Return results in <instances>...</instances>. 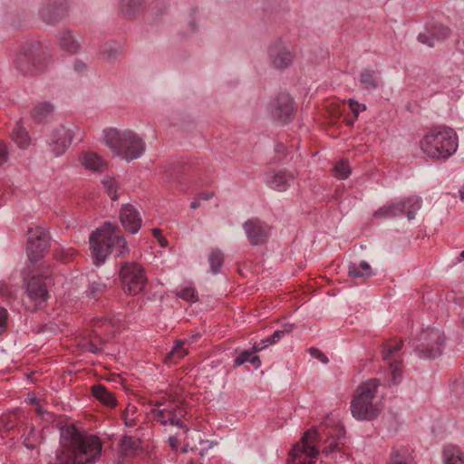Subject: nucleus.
<instances>
[{
	"instance_id": "obj_1",
	"label": "nucleus",
	"mask_w": 464,
	"mask_h": 464,
	"mask_svg": "<svg viewBox=\"0 0 464 464\" xmlns=\"http://www.w3.org/2000/svg\"><path fill=\"white\" fill-rule=\"evenodd\" d=\"M61 443V448L55 450L49 464H89L101 456L100 438L83 433L73 426L63 430Z\"/></svg>"
},
{
	"instance_id": "obj_2",
	"label": "nucleus",
	"mask_w": 464,
	"mask_h": 464,
	"mask_svg": "<svg viewBox=\"0 0 464 464\" xmlns=\"http://www.w3.org/2000/svg\"><path fill=\"white\" fill-rule=\"evenodd\" d=\"M91 251L95 266L103 264L107 256L114 253L115 256H123L129 253V247L123 236L118 233V227L106 222L90 235Z\"/></svg>"
},
{
	"instance_id": "obj_3",
	"label": "nucleus",
	"mask_w": 464,
	"mask_h": 464,
	"mask_svg": "<svg viewBox=\"0 0 464 464\" xmlns=\"http://www.w3.org/2000/svg\"><path fill=\"white\" fill-rule=\"evenodd\" d=\"M51 64V55L42 44L32 42L23 45L14 60L16 72L24 77L44 72Z\"/></svg>"
},
{
	"instance_id": "obj_4",
	"label": "nucleus",
	"mask_w": 464,
	"mask_h": 464,
	"mask_svg": "<svg viewBox=\"0 0 464 464\" xmlns=\"http://www.w3.org/2000/svg\"><path fill=\"white\" fill-rule=\"evenodd\" d=\"M105 144L127 161L139 159L145 151V142L130 130L110 128L103 130Z\"/></svg>"
},
{
	"instance_id": "obj_5",
	"label": "nucleus",
	"mask_w": 464,
	"mask_h": 464,
	"mask_svg": "<svg viewBox=\"0 0 464 464\" xmlns=\"http://www.w3.org/2000/svg\"><path fill=\"white\" fill-rule=\"evenodd\" d=\"M420 148L430 158L448 159L458 149V137L451 128L437 127L424 136Z\"/></svg>"
},
{
	"instance_id": "obj_6",
	"label": "nucleus",
	"mask_w": 464,
	"mask_h": 464,
	"mask_svg": "<svg viewBox=\"0 0 464 464\" xmlns=\"http://www.w3.org/2000/svg\"><path fill=\"white\" fill-rule=\"evenodd\" d=\"M379 379L373 378L360 384L351 402L353 416L358 420H370L376 418L380 408L374 402L378 388Z\"/></svg>"
},
{
	"instance_id": "obj_7",
	"label": "nucleus",
	"mask_w": 464,
	"mask_h": 464,
	"mask_svg": "<svg viewBox=\"0 0 464 464\" xmlns=\"http://www.w3.org/2000/svg\"><path fill=\"white\" fill-rule=\"evenodd\" d=\"M410 345L422 359H434L441 355L444 345V333L440 329L427 328L422 330L417 338L410 341Z\"/></svg>"
},
{
	"instance_id": "obj_8",
	"label": "nucleus",
	"mask_w": 464,
	"mask_h": 464,
	"mask_svg": "<svg viewBox=\"0 0 464 464\" xmlns=\"http://www.w3.org/2000/svg\"><path fill=\"white\" fill-rule=\"evenodd\" d=\"M120 278L125 294L136 295L147 285V276L143 267L135 262H124L121 266Z\"/></svg>"
},
{
	"instance_id": "obj_9",
	"label": "nucleus",
	"mask_w": 464,
	"mask_h": 464,
	"mask_svg": "<svg viewBox=\"0 0 464 464\" xmlns=\"http://www.w3.org/2000/svg\"><path fill=\"white\" fill-rule=\"evenodd\" d=\"M422 205L421 198L419 196H411L396 203H391L380 208L373 214L375 218L386 219L402 216L406 214L409 220L415 218L416 212L420 209Z\"/></svg>"
},
{
	"instance_id": "obj_10",
	"label": "nucleus",
	"mask_w": 464,
	"mask_h": 464,
	"mask_svg": "<svg viewBox=\"0 0 464 464\" xmlns=\"http://www.w3.org/2000/svg\"><path fill=\"white\" fill-rule=\"evenodd\" d=\"M318 437L319 433L315 430L305 431L301 438V442L293 447L287 464H313L314 461L307 459L315 458L319 454V450L314 445Z\"/></svg>"
},
{
	"instance_id": "obj_11",
	"label": "nucleus",
	"mask_w": 464,
	"mask_h": 464,
	"mask_svg": "<svg viewBox=\"0 0 464 464\" xmlns=\"http://www.w3.org/2000/svg\"><path fill=\"white\" fill-rule=\"evenodd\" d=\"M75 130L78 129L73 124L58 125L53 128L45 137L48 151L54 157L63 155L71 145Z\"/></svg>"
},
{
	"instance_id": "obj_12",
	"label": "nucleus",
	"mask_w": 464,
	"mask_h": 464,
	"mask_svg": "<svg viewBox=\"0 0 464 464\" xmlns=\"http://www.w3.org/2000/svg\"><path fill=\"white\" fill-rule=\"evenodd\" d=\"M151 412L155 420L164 426L169 424L183 429L185 431L188 430L182 421V418L188 413L182 402L171 403L164 409H154Z\"/></svg>"
},
{
	"instance_id": "obj_13",
	"label": "nucleus",
	"mask_w": 464,
	"mask_h": 464,
	"mask_svg": "<svg viewBox=\"0 0 464 464\" xmlns=\"http://www.w3.org/2000/svg\"><path fill=\"white\" fill-rule=\"evenodd\" d=\"M402 345L401 340L395 341L394 343H386L382 352V360L388 362L389 382L393 385L399 384L402 380L401 362L392 359V356L402 348Z\"/></svg>"
},
{
	"instance_id": "obj_14",
	"label": "nucleus",
	"mask_w": 464,
	"mask_h": 464,
	"mask_svg": "<svg viewBox=\"0 0 464 464\" xmlns=\"http://www.w3.org/2000/svg\"><path fill=\"white\" fill-rule=\"evenodd\" d=\"M295 106L294 99L286 93L279 94L273 102L270 108L272 119L284 125L294 119Z\"/></svg>"
},
{
	"instance_id": "obj_15",
	"label": "nucleus",
	"mask_w": 464,
	"mask_h": 464,
	"mask_svg": "<svg viewBox=\"0 0 464 464\" xmlns=\"http://www.w3.org/2000/svg\"><path fill=\"white\" fill-rule=\"evenodd\" d=\"M29 238L27 245V255L29 259L35 263L50 246V238L48 232L42 228L29 229Z\"/></svg>"
},
{
	"instance_id": "obj_16",
	"label": "nucleus",
	"mask_w": 464,
	"mask_h": 464,
	"mask_svg": "<svg viewBox=\"0 0 464 464\" xmlns=\"http://www.w3.org/2000/svg\"><path fill=\"white\" fill-rule=\"evenodd\" d=\"M243 229L252 246H259L267 242L270 236V227L258 218L246 220Z\"/></svg>"
},
{
	"instance_id": "obj_17",
	"label": "nucleus",
	"mask_w": 464,
	"mask_h": 464,
	"mask_svg": "<svg viewBox=\"0 0 464 464\" xmlns=\"http://www.w3.org/2000/svg\"><path fill=\"white\" fill-rule=\"evenodd\" d=\"M65 14L66 5L63 0H45L39 10L41 19L48 24L57 23Z\"/></svg>"
},
{
	"instance_id": "obj_18",
	"label": "nucleus",
	"mask_w": 464,
	"mask_h": 464,
	"mask_svg": "<svg viewBox=\"0 0 464 464\" xmlns=\"http://www.w3.org/2000/svg\"><path fill=\"white\" fill-rule=\"evenodd\" d=\"M268 55L276 69L287 68L293 63V55L282 40H276L270 45Z\"/></svg>"
},
{
	"instance_id": "obj_19",
	"label": "nucleus",
	"mask_w": 464,
	"mask_h": 464,
	"mask_svg": "<svg viewBox=\"0 0 464 464\" xmlns=\"http://www.w3.org/2000/svg\"><path fill=\"white\" fill-rule=\"evenodd\" d=\"M120 220L123 227L131 234L138 233L142 223L139 211L130 204L122 206Z\"/></svg>"
},
{
	"instance_id": "obj_20",
	"label": "nucleus",
	"mask_w": 464,
	"mask_h": 464,
	"mask_svg": "<svg viewBox=\"0 0 464 464\" xmlns=\"http://www.w3.org/2000/svg\"><path fill=\"white\" fill-rule=\"evenodd\" d=\"M27 297L35 304H42L48 298L45 280L42 276H32L26 285Z\"/></svg>"
},
{
	"instance_id": "obj_21",
	"label": "nucleus",
	"mask_w": 464,
	"mask_h": 464,
	"mask_svg": "<svg viewBox=\"0 0 464 464\" xmlns=\"http://www.w3.org/2000/svg\"><path fill=\"white\" fill-rule=\"evenodd\" d=\"M449 35V28L442 24H438L427 27L424 32L419 34L417 39L420 44L433 47L436 42L443 41L447 39Z\"/></svg>"
},
{
	"instance_id": "obj_22",
	"label": "nucleus",
	"mask_w": 464,
	"mask_h": 464,
	"mask_svg": "<svg viewBox=\"0 0 464 464\" xmlns=\"http://www.w3.org/2000/svg\"><path fill=\"white\" fill-rule=\"evenodd\" d=\"M266 182L273 189L285 191L294 182V176L291 172L280 170L269 175Z\"/></svg>"
},
{
	"instance_id": "obj_23",
	"label": "nucleus",
	"mask_w": 464,
	"mask_h": 464,
	"mask_svg": "<svg viewBox=\"0 0 464 464\" xmlns=\"http://www.w3.org/2000/svg\"><path fill=\"white\" fill-rule=\"evenodd\" d=\"M57 39L61 49L69 53H75L81 48V44L75 34L71 30H63Z\"/></svg>"
},
{
	"instance_id": "obj_24",
	"label": "nucleus",
	"mask_w": 464,
	"mask_h": 464,
	"mask_svg": "<svg viewBox=\"0 0 464 464\" xmlns=\"http://www.w3.org/2000/svg\"><path fill=\"white\" fill-rule=\"evenodd\" d=\"M293 330V325L289 324H285L282 325V328L274 332L273 334L268 337L262 339L259 343H256L253 345V349L255 351H261L267 347L268 345L276 343L283 336L291 333Z\"/></svg>"
},
{
	"instance_id": "obj_25",
	"label": "nucleus",
	"mask_w": 464,
	"mask_h": 464,
	"mask_svg": "<svg viewBox=\"0 0 464 464\" xmlns=\"http://www.w3.org/2000/svg\"><path fill=\"white\" fill-rule=\"evenodd\" d=\"M388 464H415L412 451L405 446L392 449Z\"/></svg>"
},
{
	"instance_id": "obj_26",
	"label": "nucleus",
	"mask_w": 464,
	"mask_h": 464,
	"mask_svg": "<svg viewBox=\"0 0 464 464\" xmlns=\"http://www.w3.org/2000/svg\"><path fill=\"white\" fill-rule=\"evenodd\" d=\"M144 5L145 0H121V12L125 17L132 19L143 11Z\"/></svg>"
},
{
	"instance_id": "obj_27",
	"label": "nucleus",
	"mask_w": 464,
	"mask_h": 464,
	"mask_svg": "<svg viewBox=\"0 0 464 464\" xmlns=\"http://www.w3.org/2000/svg\"><path fill=\"white\" fill-rule=\"evenodd\" d=\"M54 107L51 102H39L32 110V118L37 122L47 121L52 118Z\"/></svg>"
},
{
	"instance_id": "obj_28",
	"label": "nucleus",
	"mask_w": 464,
	"mask_h": 464,
	"mask_svg": "<svg viewBox=\"0 0 464 464\" xmlns=\"http://www.w3.org/2000/svg\"><path fill=\"white\" fill-rule=\"evenodd\" d=\"M81 161L86 169L93 171L102 172L106 169V163L94 152H83Z\"/></svg>"
},
{
	"instance_id": "obj_29",
	"label": "nucleus",
	"mask_w": 464,
	"mask_h": 464,
	"mask_svg": "<svg viewBox=\"0 0 464 464\" xmlns=\"http://www.w3.org/2000/svg\"><path fill=\"white\" fill-rule=\"evenodd\" d=\"M359 82L362 88L368 91L376 90L380 84L379 72L374 70L365 69L360 73Z\"/></svg>"
},
{
	"instance_id": "obj_30",
	"label": "nucleus",
	"mask_w": 464,
	"mask_h": 464,
	"mask_svg": "<svg viewBox=\"0 0 464 464\" xmlns=\"http://www.w3.org/2000/svg\"><path fill=\"white\" fill-rule=\"evenodd\" d=\"M122 53V46L120 43L111 41L102 46L100 55L102 60L108 63L115 61Z\"/></svg>"
},
{
	"instance_id": "obj_31",
	"label": "nucleus",
	"mask_w": 464,
	"mask_h": 464,
	"mask_svg": "<svg viewBox=\"0 0 464 464\" xmlns=\"http://www.w3.org/2000/svg\"><path fill=\"white\" fill-rule=\"evenodd\" d=\"M108 291L109 286L107 283L99 278L89 283L85 294L88 298L99 300L102 296H105Z\"/></svg>"
},
{
	"instance_id": "obj_32",
	"label": "nucleus",
	"mask_w": 464,
	"mask_h": 464,
	"mask_svg": "<svg viewBox=\"0 0 464 464\" xmlns=\"http://www.w3.org/2000/svg\"><path fill=\"white\" fill-rule=\"evenodd\" d=\"M372 275V268L366 261H361L359 264L350 263L348 266V276L352 278L370 277Z\"/></svg>"
},
{
	"instance_id": "obj_33",
	"label": "nucleus",
	"mask_w": 464,
	"mask_h": 464,
	"mask_svg": "<svg viewBox=\"0 0 464 464\" xmlns=\"http://www.w3.org/2000/svg\"><path fill=\"white\" fill-rule=\"evenodd\" d=\"M92 396L107 406H114L116 399L103 385L97 384L92 387Z\"/></svg>"
},
{
	"instance_id": "obj_34",
	"label": "nucleus",
	"mask_w": 464,
	"mask_h": 464,
	"mask_svg": "<svg viewBox=\"0 0 464 464\" xmlns=\"http://www.w3.org/2000/svg\"><path fill=\"white\" fill-rule=\"evenodd\" d=\"M256 352L257 351H255L254 349L253 351H243L235 358L234 365L238 367L246 362H250L256 368H258L261 365V361L259 357L255 354Z\"/></svg>"
},
{
	"instance_id": "obj_35",
	"label": "nucleus",
	"mask_w": 464,
	"mask_h": 464,
	"mask_svg": "<svg viewBox=\"0 0 464 464\" xmlns=\"http://www.w3.org/2000/svg\"><path fill=\"white\" fill-rule=\"evenodd\" d=\"M188 340H177L174 343L173 348L168 353L166 361L176 363L179 360L188 354V349L185 348V344Z\"/></svg>"
},
{
	"instance_id": "obj_36",
	"label": "nucleus",
	"mask_w": 464,
	"mask_h": 464,
	"mask_svg": "<svg viewBox=\"0 0 464 464\" xmlns=\"http://www.w3.org/2000/svg\"><path fill=\"white\" fill-rule=\"evenodd\" d=\"M208 263L212 274L217 275L220 272L224 264V254L218 248H212L208 254Z\"/></svg>"
},
{
	"instance_id": "obj_37",
	"label": "nucleus",
	"mask_w": 464,
	"mask_h": 464,
	"mask_svg": "<svg viewBox=\"0 0 464 464\" xmlns=\"http://www.w3.org/2000/svg\"><path fill=\"white\" fill-rule=\"evenodd\" d=\"M445 464H464L461 450L455 446H447L443 450Z\"/></svg>"
},
{
	"instance_id": "obj_38",
	"label": "nucleus",
	"mask_w": 464,
	"mask_h": 464,
	"mask_svg": "<svg viewBox=\"0 0 464 464\" xmlns=\"http://www.w3.org/2000/svg\"><path fill=\"white\" fill-rule=\"evenodd\" d=\"M12 140L22 149L26 148L30 143V137L25 129L14 128L11 134Z\"/></svg>"
},
{
	"instance_id": "obj_39",
	"label": "nucleus",
	"mask_w": 464,
	"mask_h": 464,
	"mask_svg": "<svg viewBox=\"0 0 464 464\" xmlns=\"http://www.w3.org/2000/svg\"><path fill=\"white\" fill-rule=\"evenodd\" d=\"M40 443V437L34 427L29 429L27 435L23 437V444L29 450H34Z\"/></svg>"
},
{
	"instance_id": "obj_40",
	"label": "nucleus",
	"mask_w": 464,
	"mask_h": 464,
	"mask_svg": "<svg viewBox=\"0 0 464 464\" xmlns=\"http://www.w3.org/2000/svg\"><path fill=\"white\" fill-rule=\"evenodd\" d=\"M334 174L339 179H345L351 174V168L348 161L342 160L338 161L334 167Z\"/></svg>"
},
{
	"instance_id": "obj_41",
	"label": "nucleus",
	"mask_w": 464,
	"mask_h": 464,
	"mask_svg": "<svg viewBox=\"0 0 464 464\" xmlns=\"http://www.w3.org/2000/svg\"><path fill=\"white\" fill-rule=\"evenodd\" d=\"M140 444V440L134 437L125 436L121 441V447L126 453L135 451Z\"/></svg>"
},
{
	"instance_id": "obj_42",
	"label": "nucleus",
	"mask_w": 464,
	"mask_h": 464,
	"mask_svg": "<svg viewBox=\"0 0 464 464\" xmlns=\"http://www.w3.org/2000/svg\"><path fill=\"white\" fill-rule=\"evenodd\" d=\"M102 184L107 190L108 195L111 200L115 201L118 199V194L116 189V181L113 178L106 177L102 179Z\"/></svg>"
},
{
	"instance_id": "obj_43",
	"label": "nucleus",
	"mask_w": 464,
	"mask_h": 464,
	"mask_svg": "<svg viewBox=\"0 0 464 464\" xmlns=\"http://www.w3.org/2000/svg\"><path fill=\"white\" fill-rule=\"evenodd\" d=\"M177 295L186 301L196 302L198 300L196 290L193 287H186L178 292Z\"/></svg>"
},
{
	"instance_id": "obj_44",
	"label": "nucleus",
	"mask_w": 464,
	"mask_h": 464,
	"mask_svg": "<svg viewBox=\"0 0 464 464\" xmlns=\"http://www.w3.org/2000/svg\"><path fill=\"white\" fill-rule=\"evenodd\" d=\"M347 103L355 119L358 118L361 111H364L366 110V105L364 103H360L354 99H349Z\"/></svg>"
},
{
	"instance_id": "obj_45",
	"label": "nucleus",
	"mask_w": 464,
	"mask_h": 464,
	"mask_svg": "<svg viewBox=\"0 0 464 464\" xmlns=\"http://www.w3.org/2000/svg\"><path fill=\"white\" fill-rule=\"evenodd\" d=\"M74 256V251L72 249H66V250H61L60 252L55 253V256L63 261V262H70L72 260V257Z\"/></svg>"
},
{
	"instance_id": "obj_46",
	"label": "nucleus",
	"mask_w": 464,
	"mask_h": 464,
	"mask_svg": "<svg viewBox=\"0 0 464 464\" xmlns=\"http://www.w3.org/2000/svg\"><path fill=\"white\" fill-rule=\"evenodd\" d=\"M136 411V407L133 405H129L125 411L123 412V419L125 420V424L129 427H132L134 425V419L130 417V413H134Z\"/></svg>"
},
{
	"instance_id": "obj_47",
	"label": "nucleus",
	"mask_w": 464,
	"mask_h": 464,
	"mask_svg": "<svg viewBox=\"0 0 464 464\" xmlns=\"http://www.w3.org/2000/svg\"><path fill=\"white\" fill-rule=\"evenodd\" d=\"M8 315L7 310L4 307H0V334L7 328Z\"/></svg>"
},
{
	"instance_id": "obj_48",
	"label": "nucleus",
	"mask_w": 464,
	"mask_h": 464,
	"mask_svg": "<svg viewBox=\"0 0 464 464\" xmlns=\"http://www.w3.org/2000/svg\"><path fill=\"white\" fill-rule=\"evenodd\" d=\"M309 353L312 357L317 359L321 362H323V363L328 362L327 356L324 353H322L319 349L312 347L309 349Z\"/></svg>"
},
{
	"instance_id": "obj_49",
	"label": "nucleus",
	"mask_w": 464,
	"mask_h": 464,
	"mask_svg": "<svg viewBox=\"0 0 464 464\" xmlns=\"http://www.w3.org/2000/svg\"><path fill=\"white\" fill-rule=\"evenodd\" d=\"M8 160L7 147L5 143L0 144V166L5 163Z\"/></svg>"
},
{
	"instance_id": "obj_50",
	"label": "nucleus",
	"mask_w": 464,
	"mask_h": 464,
	"mask_svg": "<svg viewBox=\"0 0 464 464\" xmlns=\"http://www.w3.org/2000/svg\"><path fill=\"white\" fill-rule=\"evenodd\" d=\"M85 350L92 353H98L101 351V348H99L93 342H88L85 344Z\"/></svg>"
},
{
	"instance_id": "obj_51",
	"label": "nucleus",
	"mask_w": 464,
	"mask_h": 464,
	"mask_svg": "<svg viewBox=\"0 0 464 464\" xmlns=\"http://www.w3.org/2000/svg\"><path fill=\"white\" fill-rule=\"evenodd\" d=\"M339 450V445L338 443H331L329 446L325 447L324 450H323V453L325 454V455H328L329 453H332L334 451H336Z\"/></svg>"
},
{
	"instance_id": "obj_52",
	"label": "nucleus",
	"mask_w": 464,
	"mask_h": 464,
	"mask_svg": "<svg viewBox=\"0 0 464 464\" xmlns=\"http://www.w3.org/2000/svg\"><path fill=\"white\" fill-rule=\"evenodd\" d=\"M74 70L77 71V72H81L82 71L84 68H85V63H82V61H75L74 62Z\"/></svg>"
},
{
	"instance_id": "obj_53",
	"label": "nucleus",
	"mask_w": 464,
	"mask_h": 464,
	"mask_svg": "<svg viewBox=\"0 0 464 464\" xmlns=\"http://www.w3.org/2000/svg\"><path fill=\"white\" fill-rule=\"evenodd\" d=\"M214 194L212 192L209 193H200L198 197L200 198V200H208L210 199Z\"/></svg>"
},
{
	"instance_id": "obj_54",
	"label": "nucleus",
	"mask_w": 464,
	"mask_h": 464,
	"mask_svg": "<svg viewBox=\"0 0 464 464\" xmlns=\"http://www.w3.org/2000/svg\"><path fill=\"white\" fill-rule=\"evenodd\" d=\"M200 198L197 197L191 203H190V208L196 209L200 206Z\"/></svg>"
},
{
	"instance_id": "obj_55",
	"label": "nucleus",
	"mask_w": 464,
	"mask_h": 464,
	"mask_svg": "<svg viewBox=\"0 0 464 464\" xmlns=\"http://www.w3.org/2000/svg\"><path fill=\"white\" fill-rule=\"evenodd\" d=\"M459 198L460 200H464V185L459 189Z\"/></svg>"
},
{
	"instance_id": "obj_56",
	"label": "nucleus",
	"mask_w": 464,
	"mask_h": 464,
	"mask_svg": "<svg viewBox=\"0 0 464 464\" xmlns=\"http://www.w3.org/2000/svg\"><path fill=\"white\" fill-rule=\"evenodd\" d=\"M159 242L161 246H166L167 244H168V241L166 238L164 237H159Z\"/></svg>"
},
{
	"instance_id": "obj_57",
	"label": "nucleus",
	"mask_w": 464,
	"mask_h": 464,
	"mask_svg": "<svg viewBox=\"0 0 464 464\" xmlns=\"http://www.w3.org/2000/svg\"><path fill=\"white\" fill-rule=\"evenodd\" d=\"M152 233L156 237H160V230L159 228H153Z\"/></svg>"
},
{
	"instance_id": "obj_58",
	"label": "nucleus",
	"mask_w": 464,
	"mask_h": 464,
	"mask_svg": "<svg viewBox=\"0 0 464 464\" xmlns=\"http://www.w3.org/2000/svg\"><path fill=\"white\" fill-rule=\"evenodd\" d=\"M464 260V250L460 252L459 256L458 257V262H461Z\"/></svg>"
},
{
	"instance_id": "obj_59",
	"label": "nucleus",
	"mask_w": 464,
	"mask_h": 464,
	"mask_svg": "<svg viewBox=\"0 0 464 464\" xmlns=\"http://www.w3.org/2000/svg\"><path fill=\"white\" fill-rule=\"evenodd\" d=\"M156 405L162 406V405H164V401H157Z\"/></svg>"
},
{
	"instance_id": "obj_60",
	"label": "nucleus",
	"mask_w": 464,
	"mask_h": 464,
	"mask_svg": "<svg viewBox=\"0 0 464 464\" xmlns=\"http://www.w3.org/2000/svg\"><path fill=\"white\" fill-rule=\"evenodd\" d=\"M343 433V430L342 429H338V436H340Z\"/></svg>"
},
{
	"instance_id": "obj_61",
	"label": "nucleus",
	"mask_w": 464,
	"mask_h": 464,
	"mask_svg": "<svg viewBox=\"0 0 464 464\" xmlns=\"http://www.w3.org/2000/svg\"><path fill=\"white\" fill-rule=\"evenodd\" d=\"M191 27H192V30H195V24H194V23H191Z\"/></svg>"
},
{
	"instance_id": "obj_62",
	"label": "nucleus",
	"mask_w": 464,
	"mask_h": 464,
	"mask_svg": "<svg viewBox=\"0 0 464 464\" xmlns=\"http://www.w3.org/2000/svg\"><path fill=\"white\" fill-rule=\"evenodd\" d=\"M321 430H322V432H325V430L323 427L321 428Z\"/></svg>"
}]
</instances>
